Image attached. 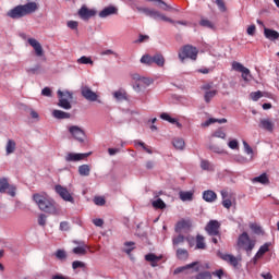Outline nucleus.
Segmentation results:
<instances>
[{"instance_id":"obj_1","label":"nucleus","mask_w":279,"mask_h":279,"mask_svg":"<svg viewBox=\"0 0 279 279\" xmlns=\"http://www.w3.org/2000/svg\"><path fill=\"white\" fill-rule=\"evenodd\" d=\"M38 11V3L28 2L26 4H19L15 8L8 11L7 16L9 19H23V16H29V14H34V12Z\"/></svg>"},{"instance_id":"obj_2","label":"nucleus","mask_w":279,"mask_h":279,"mask_svg":"<svg viewBox=\"0 0 279 279\" xmlns=\"http://www.w3.org/2000/svg\"><path fill=\"white\" fill-rule=\"evenodd\" d=\"M33 199L37 204L38 208L43 210V213H48L49 215H58L56 203L49 198L47 193H36L33 195Z\"/></svg>"},{"instance_id":"obj_3","label":"nucleus","mask_w":279,"mask_h":279,"mask_svg":"<svg viewBox=\"0 0 279 279\" xmlns=\"http://www.w3.org/2000/svg\"><path fill=\"white\" fill-rule=\"evenodd\" d=\"M137 12H142V14H145L146 16H150V19H154L155 21H165L166 23H172L174 27H178V25H189V22L186 21H173L170 17H167L165 14L160 13V11L149 8H143L137 7Z\"/></svg>"},{"instance_id":"obj_4","label":"nucleus","mask_w":279,"mask_h":279,"mask_svg":"<svg viewBox=\"0 0 279 279\" xmlns=\"http://www.w3.org/2000/svg\"><path fill=\"white\" fill-rule=\"evenodd\" d=\"M220 228L221 223L217 220H210L205 227V231L209 234L211 243L215 245H217V243H221V233L219 232Z\"/></svg>"},{"instance_id":"obj_5","label":"nucleus","mask_w":279,"mask_h":279,"mask_svg":"<svg viewBox=\"0 0 279 279\" xmlns=\"http://www.w3.org/2000/svg\"><path fill=\"white\" fill-rule=\"evenodd\" d=\"M217 256H219L221 260H225V263L230 265V267L233 269H241V267H243V264H241L243 263V256L241 255L234 256L232 254L218 251Z\"/></svg>"},{"instance_id":"obj_6","label":"nucleus","mask_w":279,"mask_h":279,"mask_svg":"<svg viewBox=\"0 0 279 279\" xmlns=\"http://www.w3.org/2000/svg\"><path fill=\"white\" fill-rule=\"evenodd\" d=\"M198 53L199 51L197 50L196 47L191 45H185L179 51V60L181 62H184L186 58H189L190 60H197Z\"/></svg>"},{"instance_id":"obj_7","label":"nucleus","mask_w":279,"mask_h":279,"mask_svg":"<svg viewBox=\"0 0 279 279\" xmlns=\"http://www.w3.org/2000/svg\"><path fill=\"white\" fill-rule=\"evenodd\" d=\"M69 132L71 136L75 138V141H78V143H84V138H86V133L84 132V130H82V128L77 125H72L69 128Z\"/></svg>"},{"instance_id":"obj_8","label":"nucleus","mask_w":279,"mask_h":279,"mask_svg":"<svg viewBox=\"0 0 279 279\" xmlns=\"http://www.w3.org/2000/svg\"><path fill=\"white\" fill-rule=\"evenodd\" d=\"M81 95L87 101H97V99H99V95H97V93L93 92V89L86 85L81 87Z\"/></svg>"},{"instance_id":"obj_9","label":"nucleus","mask_w":279,"mask_h":279,"mask_svg":"<svg viewBox=\"0 0 279 279\" xmlns=\"http://www.w3.org/2000/svg\"><path fill=\"white\" fill-rule=\"evenodd\" d=\"M95 14H97L96 10L93 9H88V7L83 5L80 10H78V16L83 20V21H88L89 19H93V16H95Z\"/></svg>"},{"instance_id":"obj_10","label":"nucleus","mask_w":279,"mask_h":279,"mask_svg":"<svg viewBox=\"0 0 279 279\" xmlns=\"http://www.w3.org/2000/svg\"><path fill=\"white\" fill-rule=\"evenodd\" d=\"M54 191L58 193V195H60L62 199H64V202H73V196H71V193H69L66 187L62 185H56Z\"/></svg>"},{"instance_id":"obj_11","label":"nucleus","mask_w":279,"mask_h":279,"mask_svg":"<svg viewBox=\"0 0 279 279\" xmlns=\"http://www.w3.org/2000/svg\"><path fill=\"white\" fill-rule=\"evenodd\" d=\"M238 245H256V240L251 238L247 232H243L238 238Z\"/></svg>"},{"instance_id":"obj_12","label":"nucleus","mask_w":279,"mask_h":279,"mask_svg":"<svg viewBox=\"0 0 279 279\" xmlns=\"http://www.w3.org/2000/svg\"><path fill=\"white\" fill-rule=\"evenodd\" d=\"M28 45H31V47H33V49L38 58H40L45 54V51L43 50V45H40L38 40H36L34 38H28Z\"/></svg>"},{"instance_id":"obj_13","label":"nucleus","mask_w":279,"mask_h":279,"mask_svg":"<svg viewBox=\"0 0 279 279\" xmlns=\"http://www.w3.org/2000/svg\"><path fill=\"white\" fill-rule=\"evenodd\" d=\"M112 14H119V9H117L114 5L106 7L99 12L100 19H108V16H112Z\"/></svg>"},{"instance_id":"obj_14","label":"nucleus","mask_w":279,"mask_h":279,"mask_svg":"<svg viewBox=\"0 0 279 279\" xmlns=\"http://www.w3.org/2000/svg\"><path fill=\"white\" fill-rule=\"evenodd\" d=\"M162 258H163L162 255L157 256L154 253H149L145 255V260H147V263H150L151 267H158V263H160Z\"/></svg>"},{"instance_id":"obj_15","label":"nucleus","mask_w":279,"mask_h":279,"mask_svg":"<svg viewBox=\"0 0 279 279\" xmlns=\"http://www.w3.org/2000/svg\"><path fill=\"white\" fill-rule=\"evenodd\" d=\"M88 252L95 251H93V247L89 245H80L73 248V253L76 254V256H86Z\"/></svg>"},{"instance_id":"obj_16","label":"nucleus","mask_w":279,"mask_h":279,"mask_svg":"<svg viewBox=\"0 0 279 279\" xmlns=\"http://www.w3.org/2000/svg\"><path fill=\"white\" fill-rule=\"evenodd\" d=\"M86 154H75V153H69L65 156L66 162H78V160H84L86 158Z\"/></svg>"},{"instance_id":"obj_17","label":"nucleus","mask_w":279,"mask_h":279,"mask_svg":"<svg viewBox=\"0 0 279 279\" xmlns=\"http://www.w3.org/2000/svg\"><path fill=\"white\" fill-rule=\"evenodd\" d=\"M203 199L209 204H213V202H217V193H215V191L211 190L204 191Z\"/></svg>"},{"instance_id":"obj_18","label":"nucleus","mask_w":279,"mask_h":279,"mask_svg":"<svg viewBox=\"0 0 279 279\" xmlns=\"http://www.w3.org/2000/svg\"><path fill=\"white\" fill-rule=\"evenodd\" d=\"M264 36L268 40H278L279 39V33L271 28H264Z\"/></svg>"},{"instance_id":"obj_19","label":"nucleus","mask_w":279,"mask_h":279,"mask_svg":"<svg viewBox=\"0 0 279 279\" xmlns=\"http://www.w3.org/2000/svg\"><path fill=\"white\" fill-rule=\"evenodd\" d=\"M259 128L266 130L267 132H274V122L269 119H260Z\"/></svg>"},{"instance_id":"obj_20","label":"nucleus","mask_w":279,"mask_h":279,"mask_svg":"<svg viewBox=\"0 0 279 279\" xmlns=\"http://www.w3.org/2000/svg\"><path fill=\"white\" fill-rule=\"evenodd\" d=\"M250 230H252V232L257 236H265V230L256 222L250 223Z\"/></svg>"},{"instance_id":"obj_21","label":"nucleus","mask_w":279,"mask_h":279,"mask_svg":"<svg viewBox=\"0 0 279 279\" xmlns=\"http://www.w3.org/2000/svg\"><path fill=\"white\" fill-rule=\"evenodd\" d=\"M198 264L199 263L194 262V263L187 264L185 266L178 267L174 269L173 274H174V276H178V274H182L183 271H186V269H193L194 267H197Z\"/></svg>"},{"instance_id":"obj_22","label":"nucleus","mask_w":279,"mask_h":279,"mask_svg":"<svg viewBox=\"0 0 279 279\" xmlns=\"http://www.w3.org/2000/svg\"><path fill=\"white\" fill-rule=\"evenodd\" d=\"M113 97L117 99V101H128V93L125 89H119L114 92Z\"/></svg>"},{"instance_id":"obj_23","label":"nucleus","mask_w":279,"mask_h":279,"mask_svg":"<svg viewBox=\"0 0 279 279\" xmlns=\"http://www.w3.org/2000/svg\"><path fill=\"white\" fill-rule=\"evenodd\" d=\"M172 145H173V147H175L180 151H182L184 149V147H186V143L184 142V140L182 137L173 138L172 140Z\"/></svg>"},{"instance_id":"obj_24","label":"nucleus","mask_w":279,"mask_h":279,"mask_svg":"<svg viewBox=\"0 0 279 279\" xmlns=\"http://www.w3.org/2000/svg\"><path fill=\"white\" fill-rule=\"evenodd\" d=\"M189 228H191V221L181 220L175 225V232H182V230H186Z\"/></svg>"},{"instance_id":"obj_25","label":"nucleus","mask_w":279,"mask_h":279,"mask_svg":"<svg viewBox=\"0 0 279 279\" xmlns=\"http://www.w3.org/2000/svg\"><path fill=\"white\" fill-rule=\"evenodd\" d=\"M148 2H156L157 3V8H160V10H163L165 12H169V10H173V8L169 4H167V2L162 1V0H146Z\"/></svg>"},{"instance_id":"obj_26","label":"nucleus","mask_w":279,"mask_h":279,"mask_svg":"<svg viewBox=\"0 0 279 279\" xmlns=\"http://www.w3.org/2000/svg\"><path fill=\"white\" fill-rule=\"evenodd\" d=\"M252 182L254 184H256V182H258L259 184H269V177H267V173H263L259 177L253 178Z\"/></svg>"},{"instance_id":"obj_27","label":"nucleus","mask_w":279,"mask_h":279,"mask_svg":"<svg viewBox=\"0 0 279 279\" xmlns=\"http://www.w3.org/2000/svg\"><path fill=\"white\" fill-rule=\"evenodd\" d=\"M52 117L54 119H69L71 117V113L56 109L52 111Z\"/></svg>"},{"instance_id":"obj_28","label":"nucleus","mask_w":279,"mask_h":279,"mask_svg":"<svg viewBox=\"0 0 279 279\" xmlns=\"http://www.w3.org/2000/svg\"><path fill=\"white\" fill-rule=\"evenodd\" d=\"M7 156H10V154H14L16 151V142L14 140H9L5 146Z\"/></svg>"},{"instance_id":"obj_29","label":"nucleus","mask_w":279,"mask_h":279,"mask_svg":"<svg viewBox=\"0 0 279 279\" xmlns=\"http://www.w3.org/2000/svg\"><path fill=\"white\" fill-rule=\"evenodd\" d=\"M58 106L60 108H63V110H71V108H72L71 99H66L64 97H61V98H59Z\"/></svg>"},{"instance_id":"obj_30","label":"nucleus","mask_w":279,"mask_h":279,"mask_svg":"<svg viewBox=\"0 0 279 279\" xmlns=\"http://www.w3.org/2000/svg\"><path fill=\"white\" fill-rule=\"evenodd\" d=\"M78 173L80 175H82L83 178H88V175H90V166L88 165H82L78 167Z\"/></svg>"},{"instance_id":"obj_31","label":"nucleus","mask_w":279,"mask_h":279,"mask_svg":"<svg viewBox=\"0 0 279 279\" xmlns=\"http://www.w3.org/2000/svg\"><path fill=\"white\" fill-rule=\"evenodd\" d=\"M153 64H157V66H165V57L160 53H156L153 56Z\"/></svg>"},{"instance_id":"obj_32","label":"nucleus","mask_w":279,"mask_h":279,"mask_svg":"<svg viewBox=\"0 0 279 279\" xmlns=\"http://www.w3.org/2000/svg\"><path fill=\"white\" fill-rule=\"evenodd\" d=\"M177 258L179 260H187L189 259V251L184 248L177 250Z\"/></svg>"},{"instance_id":"obj_33","label":"nucleus","mask_w":279,"mask_h":279,"mask_svg":"<svg viewBox=\"0 0 279 279\" xmlns=\"http://www.w3.org/2000/svg\"><path fill=\"white\" fill-rule=\"evenodd\" d=\"M231 66H232V70L238 71V73L247 71V68H245L242 63H240L238 61H233Z\"/></svg>"},{"instance_id":"obj_34","label":"nucleus","mask_w":279,"mask_h":279,"mask_svg":"<svg viewBox=\"0 0 279 279\" xmlns=\"http://www.w3.org/2000/svg\"><path fill=\"white\" fill-rule=\"evenodd\" d=\"M179 195L182 202H193V192H180Z\"/></svg>"},{"instance_id":"obj_35","label":"nucleus","mask_w":279,"mask_h":279,"mask_svg":"<svg viewBox=\"0 0 279 279\" xmlns=\"http://www.w3.org/2000/svg\"><path fill=\"white\" fill-rule=\"evenodd\" d=\"M217 89L205 92L204 99L206 104H210L211 99L217 96Z\"/></svg>"},{"instance_id":"obj_36","label":"nucleus","mask_w":279,"mask_h":279,"mask_svg":"<svg viewBox=\"0 0 279 279\" xmlns=\"http://www.w3.org/2000/svg\"><path fill=\"white\" fill-rule=\"evenodd\" d=\"M153 207L157 208L159 210H165V208H167V204H165L163 199L158 198V199L153 202Z\"/></svg>"},{"instance_id":"obj_37","label":"nucleus","mask_w":279,"mask_h":279,"mask_svg":"<svg viewBox=\"0 0 279 279\" xmlns=\"http://www.w3.org/2000/svg\"><path fill=\"white\" fill-rule=\"evenodd\" d=\"M141 63L142 64H147V66H151V64H154V56H149V54H144L141 58Z\"/></svg>"},{"instance_id":"obj_38","label":"nucleus","mask_w":279,"mask_h":279,"mask_svg":"<svg viewBox=\"0 0 279 279\" xmlns=\"http://www.w3.org/2000/svg\"><path fill=\"white\" fill-rule=\"evenodd\" d=\"M10 189V183L8 182V179L2 178L0 179V193H5Z\"/></svg>"},{"instance_id":"obj_39","label":"nucleus","mask_w":279,"mask_h":279,"mask_svg":"<svg viewBox=\"0 0 279 279\" xmlns=\"http://www.w3.org/2000/svg\"><path fill=\"white\" fill-rule=\"evenodd\" d=\"M191 279H213V274H210V271H203Z\"/></svg>"},{"instance_id":"obj_40","label":"nucleus","mask_w":279,"mask_h":279,"mask_svg":"<svg viewBox=\"0 0 279 279\" xmlns=\"http://www.w3.org/2000/svg\"><path fill=\"white\" fill-rule=\"evenodd\" d=\"M211 123H228V119L222 118V119H215V118H210L209 120L206 121L205 125H211Z\"/></svg>"},{"instance_id":"obj_41","label":"nucleus","mask_w":279,"mask_h":279,"mask_svg":"<svg viewBox=\"0 0 279 279\" xmlns=\"http://www.w3.org/2000/svg\"><path fill=\"white\" fill-rule=\"evenodd\" d=\"M58 97L59 98H64V99H73V93L69 92V90H65V92H62V90H58Z\"/></svg>"},{"instance_id":"obj_42","label":"nucleus","mask_w":279,"mask_h":279,"mask_svg":"<svg viewBox=\"0 0 279 279\" xmlns=\"http://www.w3.org/2000/svg\"><path fill=\"white\" fill-rule=\"evenodd\" d=\"M199 25L202 27H207L208 29H215V24L206 19L201 20Z\"/></svg>"},{"instance_id":"obj_43","label":"nucleus","mask_w":279,"mask_h":279,"mask_svg":"<svg viewBox=\"0 0 279 279\" xmlns=\"http://www.w3.org/2000/svg\"><path fill=\"white\" fill-rule=\"evenodd\" d=\"M201 168L203 169V171H213V165H210V161L208 160H202L201 161Z\"/></svg>"},{"instance_id":"obj_44","label":"nucleus","mask_w":279,"mask_h":279,"mask_svg":"<svg viewBox=\"0 0 279 279\" xmlns=\"http://www.w3.org/2000/svg\"><path fill=\"white\" fill-rule=\"evenodd\" d=\"M267 252H269V245H263V246H260V248L256 253V257L257 258H263V255L267 254Z\"/></svg>"},{"instance_id":"obj_45","label":"nucleus","mask_w":279,"mask_h":279,"mask_svg":"<svg viewBox=\"0 0 279 279\" xmlns=\"http://www.w3.org/2000/svg\"><path fill=\"white\" fill-rule=\"evenodd\" d=\"M78 64H94L93 59L89 57L83 56L80 59H77Z\"/></svg>"},{"instance_id":"obj_46","label":"nucleus","mask_w":279,"mask_h":279,"mask_svg":"<svg viewBox=\"0 0 279 279\" xmlns=\"http://www.w3.org/2000/svg\"><path fill=\"white\" fill-rule=\"evenodd\" d=\"M185 240H186V238H184V235L179 234L172 239V243H173V245H180V244L184 243Z\"/></svg>"},{"instance_id":"obj_47","label":"nucleus","mask_w":279,"mask_h":279,"mask_svg":"<svg viewBox=\"0 0 279 279\" xmlns=\"http://www.w3.org/2000/svg\"><path fill=\"white\" fill-rule=\"evenodd\" d=\"M252 101H258L263 97V92L257 90L250 94Z\"/></svg>"},{"instance_id":"obj_48","label":"nucleus","mask_w":279,"mask_h":279,"mask_svg":"<svg viewBox=\"0 0 279 279\" xmlns=\"http://www.w3.org/2000/svg\"><path fill=\"white\" fill-rule=\"evenodd\" d=\"M160 119H162L163 121H168V123H175V119L171 118V116H169V113L167 112L161 113Z\"/></svg>"},{"instance_id":"obj_49","label":"nucleus","mask_w":279,"mask_h":279,"mask_svg":"<svg viewBox=\"0 0 279 279\" xmlns=\"http://www.w3.org/2000/svg\"><path fill=\"white\" fill-rule=\"evenodd\" d=\"M134 143H135V145H138L140 147H142L144 149V151H146V154H153L150 148L147 147V145L144 142L135 141Z\"/></svg>"},{"instance_id":"obj_50","label":"nucleus","mask_w":279,"mask_h":279,"mask_svg":"<svg viewBox=\"0 0 279 279\" xmlns=\"http://www.w3.org/2000/svg\"><path fill=\"white\" fill-rule=\"evenodd\" d=\"M243 146H244L245 154H247L248 156L254 155V149H252V147L250 146V144H247V142L243 141Z\"/></svg>"},{"instance_id":"obj_51","label":"nucleus","mask_w":279,"mask_h":279,"mask_svg":"<svg viewBox=\"0 0 279 279\" xmlns=\"http://www.w3.org/2000/svg\"><path fill=\"white\" fill-rule=\"evenodd\" d=\"M232 199L234 198H225L222 201L223 208H227V210H230V208H232Z\"/></svg>"},{"instance_id":"obj_52","label":"nucleus","mask_w":279,"mask_h":279,"mask_svg":"<svg viewBox=\"0 0 279 279\" xmlns=\"http://www.w3.org/2000/svg\"><path fill=\"white\" fill-rule=\"evenodd\" d=\"M94 203L96 204V206H105L106 205V198H104L101 196H96L94 198Z\"/></svg>"},{"instance_id":"obj_53","label":"nucleus","mask_w":279,"mask_h":279,"mask_svg":"<svg viewBox=\"0 0 279 279\" xmlns=\"http://www.w3.org/2000/svg\"><path fill=\"white\" fill-rule=\"evenodd\" d=\"M211 276H215L218 279H223V276H226V271H223V269H218L211 272Z\"/></svg>"},{"instance_id":"obj_54","label":"nucleus","mask_w":279,"mask_h":279,"mask_svg":"<svg viewBox=\"0 0 279 279\" xmlns=\"http://www.w3.org/2000/svg\"><path fill=\"white\" fill-rule=\"evenodd\" d=\"M86 267V265L84 264V262L81 260H74L72 263V269H80V268H84Z\"/></svg>"},{"instance_id":"obj_55","label":"nucleus","mask_w":279,"mask_h":279,"mask_svg":"<svg viewBox=\"0 0 279 279\" xmlns=\"http://www.w3.org/2000/svg\"><path fill=\"white\" fill-rule=\"evenodd\" d=\"M220 195L222 197V201L223 199H230V198H234V196L232 195V193H229L227 190H222L220 192Z\"/></svg>"},{"instance_id":"obj_56","label":"nucleus","mask_w":279,"mask_h":279,"mask_svg":"<svg viewBox=\"0 0 279 279\" xmlns=\"http://www.w3.org/2000/svg\"><path fill=\"white\" fill-rule=\"evenodd\" d=\"M56 256L59 258V260H64V258H66V252L63 250H58Z\"/></svg>"},{"instance_id":"obj_57","label":"nucleus","mask_w":279,"mask_h":279,"mask_svg":"<svg viewBox=\"0 0 279 279\" xmlns=\"http://www.w3.org/2000/svg\"><path fill=\"white\" fill-rule=\"evenodd\" d=\"M206 238L202 234L196 235V245H205Z\"/></svg>"},{"instance_id":"obj_58","label":"nucleus","mask_w":279,"mask_h":279,"mask_svg":"<svg viewBox=\"0 0 279 279\" xmlns=\"http://www.w3.org/2000/svg\"><path fill=\"white\" fill-rule=\"evenodd\" d=\"M241 73H242V80H244V82H250V77H252V74H250V69L246 68V71Z\"/></svg>"},{"instance_id":"obj_59","label":"nucleus","mask_w":279,"mask_h":279,"mask_svg":"<svg viewBox=\"0 0 279 279\" xmlns=\"http://www.w3.org/2000/svg\"><path fill=\"white\" fill-rule=\"evenodd\" d=\"M140 82H141L142 86H144V88H145L146 86H150L153 81H151V78L142 77V80H140Z\"/></svg>"},{"instance_id":"obj_60","label":"nucleus","mask_w":279,"mask_h":279,"mask_svg":"<svg viewBox=\"0 0 279 279\" xmlns=\"http://www.w3.org/2000/svg\"><path fill=\"white\" fill-rule=\"evenodd\" d=\"M228 147H230V149H239V141L236 140H232L228 143Z\"/></svg>"},{"instance_id":"obj_61","label":"nucleus","mask_w":279,"mask_h":279,"mask_svg":"<svg viewBox=\"0 0 279 279\" xmlns=\"http://www.w3.org/2000/svg\"><path fill=\"white\" fill-rule=\"evenodd\" d=\"M38 223H39V226H46V223H47V216L45 214L39 215Z\"/></svg>"},{"instance_id":"obj_62","label":"nucleus","mask_w":279,"mask_h":279,"mask_svg":"<svg viewBox=\"0 0 279 279\" xmlns=\"http://www.w3.org/2000/svg\"><path fill=\"white\" fill-rule=\"evenodd\" d=\"M78 25H80V23L77 21H69L68 22V27L70 29H77Z\"/></svg>"},{"instance_id":"obj_63","label":"nucleus","mask_w":279,"mask_h":279,"mask_svg":"<svg viewBox=\"0 0 279 279\" xmlns=\"http://www.w3.org/2000/svg\"><path fill=\"white\" fill-rule=\"evenodd\" d=\"M213 136H215L216 138H226V132L218 130L213 134Z\"/></svg>"},{"instance_id":"obj_64","label":"nucleus","mask_w":279,"mask_h":279,"mask_svg":"<svg viewBox=\"0 0 279 279\" xmlns=\"http://www.w3.org/2000/svg\"><path fill=\"white\" fill-rule=\"evenodd\" d=\"M69 222H66V221H62L61 223H60V230L62 231V232H68V230H69Z\"/></svg>"}]
</instances>
